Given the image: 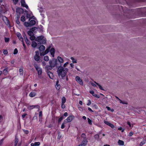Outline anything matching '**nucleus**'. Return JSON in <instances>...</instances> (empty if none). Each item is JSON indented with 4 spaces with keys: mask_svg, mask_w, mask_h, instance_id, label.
Here are the masks:
<instances>
[{
    "mask_svg": "<svg viewBox=\"0 0 146 146\" xmlns=\"http://www.w3.org/2000/svg\"><path fill=\"white\" fill-rule=\"evenodd\" d=\"M60 64L58 66L57 72L59 76H61L62 78L64 79L67 74L68 69L66 68H64Z\"/></svg>",
    "mask_w": 146,
    "mask_h": 146,
    "instance_id": "1",
    "label": "nucleus"
},
{
    "mask_svg": "<svg viewBox=\"0 0 146 146\" xmlns=\"http://www.w3.org/2000/svg\"><path fill=\"white\" fill-rule=\"evenodd\" d=\"M35 41L38 42V44H45L46 43V39L44 38V36L41 35L38 36L36 38Z\"/></svg>",
    "mask_w": 146,
    "mask_h": 146,
    "instance_id": "2",
    "label": "nucleus"
},
{
    "mask_svg": "<svg viewBox=\"0 0 146 146\" xmlns=\"http://www.w3.org/2000/svg\"><path fill=\"white\" fill-rule=\"evenodd\" d=\"M57 59L53 58L52 60H50L49 63L50 65L53 68L56 66L57 68L58 67V64L57 63Z\"/></svg>",
    "mask_w": 146,
    "mask_h": 146,
    "instance_id": "3",
    "label": "nucleus"
},
{
    "mask_svg": "<svg viewBox=\"0 0 146 146\" xmlns=\"http://www.w3.org/2000/svg\"><path fill=\"white\" fill-rule=\"evenodd\" d=\"M30 22H25L24 23V25L26 27H31L35 25L36 23V21L34 20H30Z\"/></svg>",
    "mask_w": 146,
    "mask_h": 146,
    "instance_id": "4",
    "label": "nucleus"
},
{
    "mask_svg": "<svg viewBox=\"0 0 146 146\" xmlns=\"http://www.w3.org/2000/svg\"><path fill=\"white\" fill-rule=\"evenodd\" d=\"M23 10L22 8L18 7L16 9V13L18 17H20V14L23 13Z\"/></svg>",
    "mask_w": 146,
    "mask_h": 146,
    "instance_id": "5",
    "label": "nucleus"
},
{
    "mask_svg": "<svg viewBox=\"0 0 146 146\" xmlns=\"http://www.w3.org/2000/svg\"><path fill=\"white\" fill-rule=\"evenodd\" d=\"M34 66L36 70L37 71L38 74L39 75H41L42 72L41 68L38 66L37 64H35Z\"/></svg>",
    "mask_w": 146,
    "mask_h": 146,
    "instance_id": "6",
    "label": "nucleus"
},
{
    "mask_svg": "<svg viewBox=\"0 0 146 146\" xmlns=\"http://www.w3.org/2000/svg\"><path fill=\"white\" fill-rule=\"evenodd\" d=\"M2 19L6 24L9 25V27H10L9 21L7 17L5 16H3V17Z\"/></svg>",
    "mask_w": 146,
    "mask_h": 146,
    "instance_id": "7",
    "label": "nucleus"
},
{
    "mask_svg": "<svg viewBox=\"0 0 146 146\" xmlns=\"http://www.w3.org/2000/svg\"><path fill=\"white\" fill-rule=\"evenodd\" d=\"M76 81L79 84L81 85H83V83L82 79L78 76H76L75 78Z\"/></svg>",
    "mask_w": 146,
    "mask_h": 146,
    "instance_id": "8",
    "label": "nucleus"
},
{
    "mask_svg": "<svg viewBox=\"0 0 146 146\" xmlns=\"http://www.w3.org/2000/svg\"><path fill=\"white\" fill-rule=\"evenodd\" d=\"M88 141L86 139H83L81 144L77 146H85L87 143Z\"/></svg>",
    "mask_w": 146,
    "mask_h": 146,
    "instance_id": "9",
    "label": "nucleus"
},
{
    "mask_svg": "<svg viewBox=\"0 0 146 146\" xmlns=\"http://www.w3.org/2000/svg\"><path fill=\"white\" fill-rule=\"evenodd\" d=\"M21 2L22 6L25 7L27 9L29 8L28 5L25 3V0H21Z\"/></svg>",
    "mask_w": 146,
    "mask_h": 146,
    "instance_id": "10",
    "label": "nucleus"
},
{
    "mask_svg": "<svg viewBox=\"0 0 146 146\" xmlns=\"http://www.w3.org/2000/svg\"><path fill=\"white\" fill-rule=\"evenodd\" d=\"M46 72L48 75L49 76V78L50 79H53L54 77L53 73L50 71H46Z\"/></svg>",
    "mask_w": 146,
    "mask_h": 146,
    "instance_id": "11",
    "label": "nucleus"
},
{
    "mask_svg": "<svg viewBox=\"0 0 146 146\" xmlns=\"http://www.w3.org/2000/svg\"><path fill=\"white\" fill-rule=\"evenodd\" d=\"M90 93L92 94V95L94 96V97L96 98H100V96L97 95V94H95L94 93V91H93V90H92V91H90Z\"/></svg>",
    "mask_w": 146,
    "mask_h": 146,
    "instance_id": "12",
    "label": "nucleus"
},
{
    "mask_svg": "<svg viewBox=\"0 0 146 146\" xmlns=\"http://www.w3.org/2000/svg\"><path fill=\"white\" fill-rule=\"evenodd\" d=\"M74 116L72 115L69 116L67 118L66 120L68 121V122H71L73 119Z\"/></svg>",
    "mask_w": 146,
    "mask_h": 146,
    "instance_id": "13",
    "label": "nucleus"
},
{
    "mask_svg": "<svg viewBox=\"0 0 146 146\" xmlns=\"http://www.w3.org/2000/svg\"><path fill=\"white\" fill-rule=\"evenodd\" d=\"M17 36L20 40H21V41H23V39L20 33H17Z\"/></svg>",
    "mask_w": 146,
    "mask_h": 146,
    "instance_id": "14",
    "label": "nucleus"
},
{
    "mask_svg": "<svg viewBox=\"0 0 146 146\" xmlns=\"http://www.w3.org/2000/svg\"><path fill=\"white\" fill-rule=\"evenodd\" d=\"M38 48L40 52H43L45 48L44 46L43 45H42L38 47Z\"/></svg>",
    "mask_w": 146,
    "mask_h": 146,
    "instance_id": "15",
    "label": "nucleus"
},
{
    "mask_svg": "<svg viewBox=\"0 0 146 146\" xmlns=\"http://www.w3.org/2000/svg\"><path fill=\"white\" fill-rule=\"evenodd\" d=\"M36 94V93L34 92H32L30 93L29 96L30 97H33L35 96Z\"/></svg>",
    "mask_w": 146,
    "mask_h": 146,
    "instance_id": "16",
    "label": "nucleus"
},
{
    "mask_svg": "<svg viewBox=\"0 0 146 146\" xmlns=\"http://www.w3.org/2000/svg\"><path fill=\"white\" fill-rule=\"evenodd\" d=\"M37 28L36 27H34L31 28L30 30H31L33 33H36L38 31Z\"/></svg>",
    "mask_w": 146,
    "mask_h": 146,
    "instance_id": "17",
    "label": "nucleus"
},
{
    "mask_svg": "<svg viewBox=\"0 0 146 146\" xmlns=\"http://www.w3.org/2000/svg\"><path fill=\"white\" fill-rule=\"evenodd\" d=\"M50 52L51 55L52 56L54 57V49L53 48H51L50 50Z\"/></svg>",
    "mask_w": 146,
    "mask_h": 146,
    "instance_id": "18",
    "label": "nucleus"
},
{
    "mask_svg": "<svg viewBox=\"0 0 146 146\" xmlns=\"http://www.w3.org/2000/svg\"><path fill=\"white\" fill-rule=\"evenodd\" d=\"M53 67L50 65H46L45 67L47 71H49L52 69Z\"/></svg>",
    "mask_w": 146,
    "mask_h": 146,
    "instance_id": "19",
    "label": "nucleus"
},
{
    "mask_svg": "<svg viewBox=\"0 0 146 146\" xmlns=\"http://www.w3.org/2000/svg\"><path fill=\"white\" fill-rule=\"evenodd\" d=\"M27 34L30 36H33L35 35L33 33V32L31 30L28 31Z\"/></svg>",
    "mask_w": 146,
    "mask_h": 146,
    "instance_id": "20",
    "label": "nucleus"
},
{
    "mask_svg": "<svg viewBox=\"0 0 146 146\" xmlns=\"http://www.w3.org/2000/svg\"><path fill=\"white\" fill-rule=\"evenodd\" d=\"M40 145L39 142H35L34 143H31V146H38Z\"/></svg>",
    "mask_w": 146,
    "mask_h": 146,
    "instance_id": "21",
    "label": "nucleus"
},
{
    "mask_svg": "<svg viewBox=\"0 0 146 146\" xmlns=\"http://www.w3.org/2000/svg\"><path fill=\"white\" fill-rule=\"evenodd\" d=\"M19 141L16 135L15 136V146H16L18 143Z\"/></svg>",
    "mask_w": 146,
    "mask_h": 146,
    "instance_id": "22",
    "label": "nucleus"
},
{
    "mask_svg": "<svg viewBox=\"0 0 146 146\" xmlns=\"http://www.w3.org/2000/svg\"><path fill=\"white\" fill-rule=\"evenodd\" d=\"M58 60L60 63H62L63 62V60L62 58L58 56L57 57Z\"/></svg>",
    "mask_w": 146,
    "mask_h": 146,
    "instance_id": "23",
    "label": "nucleus"
},
{
    "mask_svg": "<svg viewBox=\"0 0 146 146\" xmlns=\"http://www.w3.org/2000/svg\"><path fill=\"white\" fill-rule=\"evenodd\" d=\"M37 44L34 41H33L31 44V46L33 48H35L37 46Z\"/></svg>",
    "mask_w": 146,
    "mask_h": 146,
    "instance_id": "24",
    "label": "nucleus"
},
{
    "mask_svg": "<svg viewBox=\"0 0 146 146\" xmlns=\"http://www.w3.org/2000/svg\"><path fill=\"white\" fill-rule=\"evenodd\" d=\"M34 58L36 61H38L40 60V57L39 56L35 55L34 57Z\"/></svg>",
    "mask_w": 146,
    "mask_h": 146,
    "instance_id": "25",
    "label": "nucleus"
},
{
    "mask_svg": "<svg viewBox=\"0 0 146 146\" xmlns=\"http://www.w3.org/2000/svg\"><path fill=\"white\" fill-rule=\"evenodd\" d=\"M32 15V13L31 12L30 13H27L26 14V17L27 19L28 18H30L31 16Z\"/></svg>",
    "mask_w": 146,
    "mask_h": 146,
    "instance_id": "26",
    "label": "nucleus"
},
{
    "mask_svg": "<svg viewBox=\"0 0 146 146\" xmlns=\"http://www.w3.org/2000/svg\"><path fill=\"white\" fill-rule=\"evenodd\" d=\"M36 106L37 107V108H39L40 107L38 106H30L28 107V108L29 110H31L33 109V108H34Z\"/></svg>",
    "mask_w": 146,
    "mask_h": 146,
    "instance_id": "27",
    "label": "nucleus"
},
{
    "mask_svg": "<svg viewBox=\"0 0 146 146\" xmlns=\"http://www.w3.org/2000/svg\"><path fill=\"white\" fill-rule=\"evenodd\" d=\"M118 143L120 145H123L124 144V142L123 141L119 140Z\"/></svg>",
    "mask_w": 146,
    "mask_h": 146,
    "instance_id": "28",
    "label": "nucleus"
},
{
    "mask_svg": "<svg viewBox=\"0 0 146 146\" xmlns=\"http://www.w3.org/2000/svg\"><path fill=\"white\" fill-rule=\"evenodd\" d=\"M50 46L46 48V50L44 51L45 53V54H47V53H48V52H49L50 50Z\"/></svg>",
    "mask_w": 146,
    "mask_h": 146,
    "instance_id": "29",
    "label": "nucleus"
},
{
    "mask_svg": "<svg viewBox=\"0 0 146 146\" xmlns=\"http://www.w3.org/2000/svg\"><path fill=\"white\" fill-rule=\"evenodd\" d=\"M70 59L72 60V62L73 63H77V60L75 59L73 57H71Z\"/></svg>",
    "mask_w": 146,
    "mask_h": 146,
    "instance_id": "30",
    "label": "nucleus"
},
{
    "mask_svg": "<svg viewBox=\"0 0 146 146\" xmlns=\"http://www.w3.org/2000/svg\"><path fill=\"white\" fill-rule=\"evenodd\" d=\"M19 72H20V74L21 75H23V71L22 68H20L19 70Z\"/></svg>",
    "mask_w": 146,
    "mask_h": 146,
    "instance_id": "31",
    "label": "nucleus"
},
{
    "mask_svg": "<svg viewBox=\"0 0 146 146\" xmlns=\"http://www.w3.org/2000/svg\"><path fill=\"white\" fill-rule=\"evenodd\" d=\"M64 116H61L58 119V122L59 123L63 119H64Z\"/></svg>",
    "mask_w": 146,
    "mask_h": 146,
    "instance_id": "32",
    "label": "nucleus"
},
{
    "mask_svg": "<svg viewBox=\"0 0 146 146\" xmlns=\"http://www.w3.org/2000/svg\"><path fill=\"white\" fill-rule=\"evenodd\" d=\"M66 99L64 97H63L62 99V103H64L66 102Z\"/></svg>",
    "mask_w": 146,
    "mask_h": 146,
    "instance_id": "33",
    "label": "nucleus"
},
{
    "mask_svg": "<svg viewBox=\"0 0 146 146\" xmlns=\"http://www.w3.org/2000/svg\"><path fill=\"white\" fill-rule=\"evenodd\" d=\"M39 10V11L41 13L44 11V9L42 7H40L39 9H38Z\"/></svg>",
    "mask_w": 146,
    "mask_h": 146,
    "instance_id": "34",
    "label": "nucleus"
},
{
    "mask_svg": "<svg viewBox=\"0 0 146 146\" xmlns=\"http://www.w3.org/2000/svg\"><path fill=\"white\" fill-rule=\"evenodd\" d=\"M36 38V37L34 35L33 36H30V39L31 40H35Z\"/></svg>",
    "mask_w": 146,
    "mask_h": 146,
    "instance_id": "35",
    "label": "nucleus"
},
{
    "mask_svg": "<svg viewBox=\"0 0 146 146\" xmlns=\"http://www.w3.org/2000/svg\"><path fill=\"white\" fill-rule=\"evenodd\" d=\"M44 59L45 61H48L49 60L48 57L47 56H45L44 57Z\"/></svg>",
    "mask_w": 146,
    "mask_h": 146,
    "instance_id": "36",
    "label": "nucleus"
},
{
    "mask_svg": "<svg viewBox=\"0 0 146 146\" xmlns=\"http://www.w3.org/2000/svg\"><path fill=\"white\" fill-rule=\"evenodd\" d=\"M23 37L25 39V40L26 39H27V35H26L25 33L24 32H23Z\"/></svg>",
    "mask_w": 146,
    "mask_h": 146,
    "instance_id": "37",
    "label": "nucleus"
},
{
    "mask_svg": "<svg viewBox=\"0 0 146 146\" xmlns=\"http://www.w3.org/2000/svg\"><path fill=\"white\" fill-rule=\"evenodd\" d=\"M25 40L27 45H29L30 44V42L28 38Z\"/></svg>",
    "mask_w": 146,
    "mask_h": 146,
    "instance_id": "38",
    "label": "nucleus"
},
{
    "mask_svg": "<svg viewBox=\"0 0 146 146\" xmlns=\"http://www.w3.org/2000/svg\"><path fill=\"white\" fill-rule=\"evenodd\" d=\"M19 17H18V16H17V18L16 19V23L18 25H19L20 24V22L19 21Z\"/></svg>",
    "mask_w": 146,
    "mask_h": 146,
    "instance_id": "39",
    "label": "nucleus"
},
{
    "mask_svg": "<svg viewBox=\"0 0 146 146\" xmlns=\"http://www.w3.org/2000/svg\"><path fill=\"white\" fill-rule=\"evenodd\" d=\"M146 141V140H144L143 141L141 142L140 145L141 146H142L145 143V142Z\"/></svg>",
    "mask_w": 146,
    "mask_h": 146,
    "instance_id": "40",
    "label": "nucleus"
},
{
    "mask_svg": "<svg viewBox=\"0 0 146 146\" xmlns=\"http://www.w3.org/2000/svg\"><path fill=\"white\" fill-rule=\"evenodd\" d=\"M25 17L24 16H22L21 17V20L23 22H24L25 20Z\"/></svg>",
    "mask_w": 146,
    "mask_h": 146,
    "instance_id": "41",
    "label": "nucleus"
},
{
    "mask_svg": "<svg viewBox=\"0 0 146 146\" xmlns=\"http://www.w3.org/2000/svg\"><path fill=\"white\" fill-rule=\"evenodd\" d=\"M4 139H5V137L2 139H1L0 140V146H2V144H3V140Z\"/></svg>",
    "mask_w": 146,
    "mask_h": 146,
    "instance_id": "42",
    "label": "nucleus"
},
{
    "mask_svg": "<svg viewBox=\"0 0 146 146\" xmlns=\"http://www.w3.org/2000/svg\"><path fill=\"white\" fill-rule=\"evenodd\" d=\"M5 42H8L9 40V38H5Z\"/></svg>",
    "mask_w": 146,
    "mask_h": 146,
    "instance_id": "43",
    "label": "nucleus"
},
{
    "mask_svg": "<svg viewBox=\"0 0 146 146\" xmlns=\"http://www.w3.org/2000/svg\"><path fill=\"white\" fill-rule=\"evenodd\" d=\"M60 86L59 84H57L56 86V89L58 90H59L60 89Z\"/></svg>",
    "mask_w": 146,
    "mask_h": 146,
    "instance_id": "44",
    "label": "nucleus"
},
{
    "mask_svg": "<svg viewBox=\"0 0 146 146\" xmlns=\"http://www.w3.org/2000/svg\"><path fill=\"white\" fill-rule=\"evenodd\" d=\"M104 123L108 125H109L110 123L109 122L106 121H104Z\"/></svg>",
    "mask_w": 146,
    "mask_h": 146,
    "instance_id": "45",
    "label": "nucleus"
},
{
    "mask_svg": "<svg viewBox=\"0 0 146 146\" xmlns=\"http://www.w3.org/2000/svg\"><path fill=\"white\" fill-rule=\"evenodd\" d=\"M88 121L89 124L91 125L92 124V121L89 118H88Z\"/></svg>",
    "mask_w": 146,
    "mask_h": 146,
    "instance_id": "46",
    "label": "nucleus"
},
{
    "mask_svg": "<svg viewBox=\"0 0 146 146\" xmlns=\"http://www.w3.org/2000/svg\"><path fill=\"white\" fill-rule=\"evenodd\" d=\"M81 137H82L84 139H85L86 137V135L84 133H82V134Z\"/></svg>",
    "mask_w": 146,
    "mask_h": 146,
    "instance_id": "47",
    "label": "nucleus"
},
{
    "mask_svg": "<svg viewBox=\"0 0 146 146\" xmlns=\"http://www.w3.org/2000/svg\"><path fill=\"white\" fill-rule=\"evenodd\" d=\"M18 52V50L16 48L15 49L14 52H13V54H17Z\"/></svg>",
    "mask_w": 146,
    "mask_h": 146,
    "instance_id": "48",
    "label": "nucleus"
},
{
    "mask_svg": "<svg viewBox=\"0 0 146 146\" xmlns=\"http://www.w3.org/2000/svg\"><path fill=\"white\" fill-rule=\"evenodd\" d=\"M23 131L25 134H28L29 133V131L28 130L23 129Z\"/></svg>",
    "mask_w": 146,
    "mask_h": 146,
    "instance_id": "49",
    "label": "nucleus"
},
{
    "mask_svg": "<svg viewBox=\"0 0 146 146\" xmlns=\"http://www.w3.org/2000/svg\"><path fill=\"white\" fill-rule=\"evenodd\" d=\"M127 124L129 125L130 127H133V125H131L129 121H128L127 122Z\"/></svg>",
    "mask_w": 146,
    "mask_h": 146,
    "instance_id": "50",
    "label": "nucleus"
},
{
    "mask_svg": "<svg viewBox=\"0 0 146 146\" xmlns=\"http://www.w3.org/2000/svg\"><path fill=\"white\" fill-rule=\"evenodd\" d=\"M98 86L99 88L101 90H104V89L102 88V86L100 85L99 84L98 85Z\"/></svg>",
    "mask_w": 146,
    "mask_h": 146,
    "instance_id": "51",
    "label": "nucleus"
},
{
    "mask_svg": "<svg viewBox=\"0 0 146 146\" xmlns=\"http://www.w3.org/2000/svg\"><path fill=\"white\" fill-rule=\"evenodd\" d=\"M94 137L96 139H97L99 138V135L98 134H96L94 136Z\"/></svg>",
    "mask_w": 146,
    "mask_h": 146,
    "instance_id": "52",
    "label": "nucleus"
},
{
    "mask_svg": "<svg viewBox=\"0 0 146 146\" xmlns=\"http://www.w3.org/2000/svg\"><path fill=\"white\" fill-rule=\"evenodd\" d=\"M3 53L4 54H7L8 53V52L7 50H4L3 51Z\"/></svg>",
    "mask_w": 146,
    "mask_h": 146,
    "instance_id": "53",
    "label": "nucleus"
},
{
    "mask_svg": "<svg viewBox=\"0 0 146 146\" xmlns=\"http://www.w3.org/2000/svg\"><path fill=\"white\" fill-rule=\"evenodd\" d=\"M61 108L64 109L65 108V106L64 104V103H61Z\"/></svg>",
    "mask_w": 146,
    "mask_h": 146,
    "instance_id": "54",
    "label": "nucleus"
},
{
    "mask_svg": "<svg viewBox=\"0 0 146 146\" xmlns=\"http://www.w3.org/2000/svg\"><path fill=\"white\" fill-rule=\"evenodd\" d=\"M45 54V53L44 52H40V55L41 56H44V55H45V54Z\"/></svg>",
    "mask_w": 146,
    "mask_h": 146,
    "instance_id": "55",
    "label": "nucleus"
},
{
    "mask_svg": "<svg viewBox=\"0 0 146 146\" xmlns=\"http://www.w3.org/2000/svg\"><path fill=\"white\" fill-rule=\"evenodd\" d=\"M68 64V62H66V63L64 64L63 65V67L64 68H65V67H66L67 65Z\"/></svg>",
    "mask_w": 146,
    "mask_h": 146,
    "instance_id": "56",
    "label": "nucleus"
},
{
    "mask_svg": "<svg viewBox=\"0 0 146 146\" xmlns=\"http://www.w3.org/2000/svg\"><path fill=\"white\" fill-rule=\"evenodd\" d=\"M108 126L112 128H113L114 127V126L111 123H110V125Z\"/></svg>",
    "mask_w": 146,
    "mask_h": 146,
    "instance_id": "57",
    "label": "nucleus"
},
{
    "mask_svg": "<svg viewBox=\"0 0 146 146\" xmlns=\"http://www.w3.org/2000/svg\"><path fill=\"white\" fill-rule=\"evenodd\" d=\"M42 111H40L39 113V117H42Z\"/></svg>",
    "mask_w": 146,
    "mask_h": 146,
    "instance_id": "58",
    "label": "nucleus"
},
{
    "mask_svg": "<svg viewBox=\"0 0 146 146\" xmlns=\"http://www.w3.org/2000/svg\"><path fill=\"white\" fill-rule=\"evenodd\" d=\"M35 17L34 16H31V17L29 19V21H30V20L31 19H35Z\"/></svg>",
    "mask_w": 146,
    "mask_h": 146,
    "instance_id": "59",
    "label": "nucleus"
},
{
    "mask_svg": "<svg viewBox=\"0 0 146 146\" xmlns=\"http://www.w3.org/2000/svg\"><path fill=\"white\" fill-rule=\"evenodd\" d=\"M88 103L87 104L88 106H90L91 104V102L90 100H88Z\"/></svg>",
    "mask_w": 146,
    "mask_h": 146,
    "instance_id": "60",
    "label": "nucleus"
},
{
    "mask_svg": "<svg viewBox=\"0 0 146 146\" xmlns=\"http://www.w3.org/2000/svg\"><path fill=\"white\" fill-rule=\"evenodd\" d=\"M36 54L35 55L39 56V52L38 51H35Z\"/></svg>",
    "mask_w": 146,
    "mask_h": 146,
    "instance_id": "61",
    "label": "nucleus"
},
{
    "mask_svg": "<svg viewBox=\"0 0 146 146\" xmlns=\"http://www.w3.org/2000/svg\"><path fill=\"white\" fill-rule=\"evenodd\" d=\"M3 116L2 115H0V122H1L2 121Z\"/></svg>",
    "mask_w": 146,
    "mask_h": 146,
    "instance_id": "62",
    "label": "nucleus"
},
{
    "mask_svg": "<svg viewBox=\"0 0 146 146\" xmlns=\"http://www.w3.org/2000/svg\"><path fill=\"white\" fill-rule=\"evenodd\" d=\"M64 127H65L64 124L63 123H62V124L61 126V128L62 129H63L64 128Z\"/></svg>",
    "mask_w": 146,
    "mask_h": 146,
    "instance_id": "63",
    "label": "nucleus"
},
{
    "mask_svg": "<svg viewBox=\"0 0 146 146\" xmlns=\"http://www.w3.org/2000/svg\"><path fill=\"white\" fill-rule=\"evenodd\" d=\"M27 115V114L25 113L23 115H22V117L23 118H24L25 117V116Z\"/></svg>",
    "mask_w": 146,
    "mask_h": 146,
    "instance_id": "64",
    "label": "nucleus"
}]
</instances>
